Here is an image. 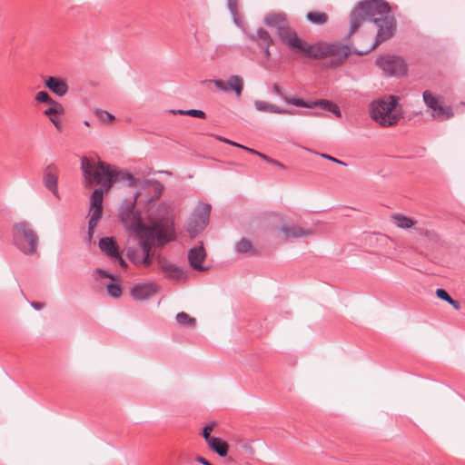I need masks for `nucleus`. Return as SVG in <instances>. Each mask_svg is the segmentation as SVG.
<instances>
[{
	"instance_id": "20",
	"label": "nucleus",
	"mask_w": 465,
	"mask_h": 465,
	"mask_svg": "<svg viewBox=\"0 0 465 465\" xmlns=\"http://www.w3.org/2000/svg\"><path fill=\"white\" fill-rule=\"evenodd\" d=\"M253 104L257 111L262 112V113H270V114H294L292 111L283 109L282 107L277 106L276 104H273L272 103H269V102L263 101V100H255Z\"/></svg>"
},
{
	"instance_id": "15",
	"label": "nucleus",
	"mask_w": 465,
	"mask_h": 465,
	"mask_svg": "<svg viewBox=\"0 0 465 465\" xmlns=\"http://www.w3.org/2000/svg\"><path fill=\"white\" fill-rule=\"evenodd\" d=\"M281 232L286 238H307L314 234V230L312 228L293 223H286L282 225Z\"/></svg>"
},
{
	"instance_id": "1",
	"label": "nucleus",
	"mask_w": 465,
	"mask_h": 465,
	"mask_svg": "<svg viewBox=\"0 0 465 465\" xmlns=\"http://www.w3.org/2000/svg\"><path fill=\"white\" fill-rule=\"evenodd\" d=\"M395 26L388 3L383 0L360 2L350 15L349 36H356L354 52L358 54L371 52L393 35Z\"/></svg>"
},
{
	"instance_id": "19",
	"label": "nucleus",
	"mask_w": 465,
	"mask_h": 465,
	"mask_svg": "<svg viewBox=\"0 0 465 465\" xmlns=\"http://www.w3.org/2000/svg\"><path fill=\"white\" fill-rule=\"evenodd\" d=\"M98 247L107 257L113 259L118 256L121 252L119 246L113 237H103L98 242Z\"/></svg>"
},
{
	"instance_id": "23",
	"label": "nucleus",
	"mask_w": 465,
	"mask_h": 465,
	"mask_svg": "<svg viewBox=\"0 0 465 465\" xmlns=\"http://www.w3.org/2000/svg\"><path fill=\"white\" fill-rule=\"evenodd\" d=\"M208 446L221 457H225L228 453L229 445L220 438L211 440Z\"/></svg>"
},
{
	"instance_id": "40",
	"label": "nucleus",
	"mask_w": 465,
	"mask_h": 465,
	"mask_svg": "<svg viewBox=\"0 0 465 465\" xmlns=\"http://www.w3.org/2000/svg\"><path fill=\"white\" fill-rule=\"evenodd\" d=\"M113 259L116 260L118 262H119V265L123 268H126L127 267V263L125 262V261L123 259V256H122V252H120L118 253V256H114Z\"/></svg>"
},
{
	"instance_id": "11",
	"label": "nucleus",
	"mask_w": 465,
	"mask_h": 465,
	"mask_svg": "<svg viewBox=\"0 0 465 465\" xmlns=\"http://www.w3.org/2000/svg\"><path fill=\"white\" fill-rule=\"evenodd\" d=\"M378 66L388 75L401 76L406 74V64L401 57L385 55L377 59Z\"/></svg>"
},
{
	"instance_id": "31",
	"label": "nucleus",
	"mask_w": 465,
	"mask_h": 465,
	"mask_svg": "<svg viewBox=\"0 0 465 465\" xmlns=\"http://www.w3.org/2000/svg\"><path fill=\"white\" fill-rule=\"evenodd\" d=\"M126 250V255L127 257L134 263L139 264L141 261V255L139 254V252L137 250H134V248L130 246L125 247Z\"/></svg>"
},
{
	"instance_id": "41",
	"label": "nucleus",
	"mask_w": 465,
	"mask_h": 465,
	"mask_svg": "<svg viewBox=\"0 0 465 465\" xmlns=\"http://www.w3.org/2000/svg\"><path fill=\"white\" fill-rule=\"evenodd\" d=\"M322 157H323V158H325V159H327V160H329V161H331V162L337 163H339V164L346 165V163H345L344 162L340 161V160H338V159H336V158H334V157H332V156H331V155H328V154H324V153H322Z\"/></svg>"
},
{
	"instance_id": "17",
	"label": "nucleus",
	"mask_w": 465,
	"mask_h": 465,
	"mask_svg": "<svg viewBox=\"0 0 465 465\" xmlns=\"http://www.w3.org/2000/svg\"><path fill=\"white\" fill-rule=\"evenodd\" d=\"M205 258L206 252L203 246L192 248L188 252V261L190 265L199 272H204L207 270V267L203 265Z\"/></svg>"
},
{
	"instance_id": "8",
	"label": "nucleus",
	"mask_w": 465,
	"mask_h": 465,
	"mask_svg": "<svg viewBox=\"0 0 465 465\" xmlns=\"http://www.w3.org/2000/svg\"><path fill=\"white\" fill-rule=\"evenodd\" d=\"M107 193V192L93 189L89 196V239L92 236L91 230L98 224L103 216V202Z\"/></svg>"
},
{
	"instance_id": "27",
	"label": "nucleus",
	"mask_w": 465,
	"mask_h": 465,
	"mask_svg": "<svg viewBox=\"0 0 465 465\" xmlns=\"http://www.w3.org/2000/svg\"><path fill=\"white\" fill-rule=\"evenodd\" d=\"M49 105V108H47L44 112V114L48 116L49 118L54 117V115L63 114L64 113V109L62 104L58 103L55 100H53V102H51Z\"/></svg>"
},
{
	"instance_id": "4",
	"label": "nucleus",
	"mask_w": 465,
	"mask_h": 465,
	"mask_svg": "<svg viewBox=\"0 0 465 465\" xmlns=\"http://www.w3.org/2000/svg\"><path fill=\"white\" fill-rule=\"evenodd\" d=\"M369 114L381 127L395 125L402 118L399 97L385 95L371 101L369 104Z\"/></svg>"
},
{
	"instance_id": "44",
	"label": "nucleus",
	"mask_w": 465,
	"mask_h": 465,
	"mask_svg": "<svg viewBox=\"0 0 465 465\" xmlns=\"http://www.w3.org/2000/svg\"><path fill=\"white\" fill-rule=\"evenodd\" d=\"M236 5H237L236 0H229V6H230V8H231V10H232V12H235V10H236Z\"/></svg>"
},
{
	"instance_id": "3",
	"label": "nucleus",
	"mask_w": 465,
	"mask_h": 465,
	"mask_svg": "<svg viewBox=\"0 0 465 465\" xmlns=\"http://www.w3.org/2000/svg\"><path fill=\"white\" fill-rule=\"evenodd\" d=\"M121 222L124 225L131 230L137 238L142 231L148 229L151 232H154L158 235V242L160 244H165L173 238V223L168 219H163L160 221H150L144 223L141 221L138 214L132 209H128L122 212L120 214Z\"/></svg>"
},
{
	"instance_id": "7",
	"label": "nucleus",
	"mask_w": 465,
	"mask_h": 465,
	"mask_svg": "<svg viewBox=\"0 0 465 465\" xmlns=\"http://www.w3.org/2000/svg\"><path fill=\"white\" fill-rule=\"evenodd\" d=\"M423 102L431 111V116L440 120H448L453 117L454 114L450 106L445 105L441 99L432 92L426 90L422 94Z\"/></svg>"
},
{
	"instance_id": "51",
	"label": "nucleus",
	"mask_w": 465,
	"mask_h": 465,
	"mask_svg": "<svg viewBox=\"0 0 465 465\" xmlns=\"http://www.w3.org/2000/svg\"><path fill=\"white\" fill-rule=\"evenodd\" d=\"M264 47H265V51H264L265 55H266L267 57H269V56L271 55V53H270V50H269V47H270V46H264Z\"/></svg>"
},
{
	"instance_id": "21",
	"label": "nucleus",
	"mask_w": 465,
	"mask_h": 465,
	"mask_svg": "<svg viewBox=\"0 0 465 465\" xmlns=\"http://www.w3.org/2000/svg\"><path fill=\"white\" fill-rule=\"evenodd\" d=\"M157 263L159 267L172 278L178 279L182 277L183 272L175 265L170 263L164 257L158 256Z\"/></svg>"
},
{
	"instance_id": "12",
	"label": "nucleus",
	"mask_w": 465,
	"mask_h": 465,
	"mask_svg": "<svg viewBox=\"0 0 465 465\" xmlns=\"http://www.w3.org/2000/svg\"><path fill=\"white\" fill-rule=\"evenodd\" d=\"M284 101L287 104H293L295 106L312 108L314 106H320L321 108L330 111L334 114L337 117H341V114L339 107L331 101L320 100L312 104L305 102L302 98L298 97H284Z\"/></svg>"
},
{
	"instance_id": "28",
	"label": "nucleus",
	"mask_w": 465,
	"mask_h": 465,
	"mask_svg": "<svg viewBox=\"0 0 465 465\" xmlns=\"http://www.w3.org/2000/svg\"><path fill=\"white\" fill-rule=\"evenodd\" d=\"M256 38L259 45L262 46H271L273 44V40L270 34L262 28L257 30Z\"/></svg>"
},
{
	"instance_id": "14",
	"label": "nucleus",
	"mask_w": 465,
	"mask_h": 465,
	"mask_svg": "<svg viewBox=\"0 0 465 465\" xmlns=\"http://www.w3.org/2000/svg\"><path fill=\"white\" fill-rule=\"evenodd\" d=\"M99 278L101 279V284L106 289L108 294L113 298H119L122 295V289L118 281L111 274L106 272L98 269L96 271Z\"/></svg>"
},
{
	"instance_id": "34",
	"label": "nucleus",
	"mask_w": 465,
	"mask_h": 465,
	"mask_svg": "<svg viewBox=\"0 0 465 465\" xmlns=\"http://www.w3.org/2000/svg\"><path fill=\"white\" fill-rule=\"evenodd\" d=\"M215 426H216L215 422L210 423V424L206 425L203 430V436L204 440H206L207 444L211 441V440H213L215 438V437L211 436V432L213 431V430L214 429Z\"/></svg>"
},
{
	"instance_id": "2",
	"label": "nucleus",
	"mask_w": 465,
	"mask_h": 465,
	"mask_svg": "<svg viewBox=\"0 0 465 465\" xmlns=\"http://www.w3.org/2000/svg\"><path fill=\"white\" fill-rule=\"evenodd\" d=\"M264 22L268 26L275 29L281 42L295 54L315 59L331 58L332 66L341 65L351 54V49L348 45L339 43L308 44L291 27L284 14H270L265 17Z\"/></svg>"
},
{
	"instance_id": "36",
	"label": "nucleus",
	"mask_w": 465,
	"mask_h": 465,
	"mask_svg": "<svg viewBox=\"0 0 465 465\" xmlns=\"http://www.w3.org/2000/svg\"><path fill=\"white\" fill-rule=\"evenodd\" d=\"M436 295L439 299H441L443 301H446L447 302H450L451 301V297L448 294V292L443 289H437Z\"/></svg>"
},
{
	"instance_id": "42",
	"label": "nucleus",
	"mask_w": 465,
	"mask_h": 465,
	"mask_svg": "<svg viewBox=\"0 0 465 465\" xmlns=\"http://www.w3.org/2000/svg\"><path fill=\"white\" fill-rule=\"evenodd\" d=\"M31 305L35 310H41L45 307V303L39 302H31Z\"/></svg>"
},
{
	"instance_id": "22",
	"label": "nucleus",
	"mask_w": 465,
	"mask_h": 465,
	"mask_svg": "<svg viewBox=\"0 0 465 465\" xmlns=\"http://www.w3.org/2000/svg\"><path fill=\"white\" fill-rule=\"evenodd\" d=\"M394 225L400 229H411L417 224V221L401 213H394L391 216Z\"/></svg>"
},
{
	"instance_id": "16",
	"label": "nucleus",
	"mask_w": 465,
	"mask_h": 465,
	"mask_svg": "<svg viewBox=\"0 0 465 465\" xmlns=\"http://www.w3.org/2000/svg\"><path fill=\"white\" fill-rule=\"evenodd\" d=\"M44 84L55 95L62 97L64 96L69 90L66 81L60 77L55 76H44Z\"/></svg>"
},
{
	"instance_id": "30",
	"label": "nucleus",
	"mask_w": 465,
	"mask_h": 465,
	"mask_svg": "<svg viewBox=\"0 0 465 465\" xmlns=\"http://www.w3.org/2000/svg\"><path fill=\"white\" fill-rule=\"evenodd\" d=\"M236 249L241 253H254V248L250 240L242 238L236 243Z\"/></svg>"
},
{
	"instance_id": "48",
	"label": "nucleus",
	"mask_w": 465,
	"mask_h": 465,
	"mask_svg": "<svg viewBox=\"0 0 465 465\" xmlns=\"http://www.w3.org/2000/svg\"><path fill=\"white\" fill-rule=\"evenodd\" d=\"M244 150L247 151V152H250V153H252L253 154H257V155H259V153H261L260 152L255 151L254 149H252V148H249V147H246V146H245Z\"/></svg>"
},
{
	"instance_id": "43",
	"label": "nucleus",
	"mask_w": 465,
	"mask_h": 465,
	"mask_svg": "<svg viewBox=\"0 0 465 465\" xmlns=\"http://www.w3.org/2000/svg\"><path fill=\"white\" fill-rule=\"evenodd\" d=\"M259 156L263 159L264 161H266L267 163H272L273 162V159L269 157L268 155L264 154V153H259Z\"/></svg>"
},
{
	"instance_id": "37",
	"label": "nucleus",
	"mask_w": 465,
	"mask_h": 465,
	"mask_svg": "<svg viewBox=\"0 0 465 465\" xmlns=\"http://www.w3.org/2000/svg\"><path fill=\"white\" fill-rule=\"evenodd\" d=\"M49 120L53 123V124L55 126V128L58 131H62L63 129V124L61 120L58 118V115H54V117H50Z\"/></svg>"
},
{
	"instance_id": "6",
	"label": "nucleus",
	"mask_w": 465,
	"mask_h": 465,
	"mask_svg": "<svg viewBox=\"0 0 465 465\" xmlns=\"http://www.w3.org/2000/svg\"><path fill=\"white\" fill-rule=\"evenodd\" d=\"M12 242L24 254L34 255L37 252L39 236L28 222L23 221L13 224Z\"/></svg>"
},
{
	"instance_id": "25",
	"label": "nucleus",
	"mask_w": 465,
	"mask_h": 465,
	"mask_svg": "<svg viewBox=\"0 0 465 465\" xmlns=\"http://www.w3.org/2000/svg\"><path fill=\"white\" fill-rule=\"evenodd\" d=\"M94 116L96 119L104 125H112L114 121L115 117L112 114L108 113L107 111L96 109L94 112Z\"/></svg>"
},
{
	"instance_id": "47",
	"label": "nucleus",
	"mask_w": 465,
	"mask_h": 465,
	"mask_svg": "<svg viewBox=\"0 0 465 465\" xmlns=\"http://www.w3.org/2000/svg\"><path fill=\"white\" fill-rule=\"evenodd\" d=\"M452 307H454L455 309L459 310L460 309V303L456 301H454L453 299H451V301L449 302Z\"/></svg>"
},
{
	"instance_id": "39",
	"label": "nucleus",
	"mask_w": 465,
	"mask_h": 465,
	"mask_svg": "<svg viewBox=\"0 0 465 465\" xmlns=\"http://www.w3.org/2000/svg\"><path fill=\"white\" fill-rule=\"evenodd\" d=\"M272 92L276 94L281 95L283 99L284 97H288L283 94L282 88L278 84H273L272 85Z\"/></svg>"
},
{
	"instance_id": "13",
	"label": "nucleus",
	"mask_w": 465,
	"mask_h": 465,
	"mask_svg": "<svg viewBox=\"0 0 465 465\" xmlns=\"http://www.w3.org/2000/svg\"><path fill=\"white\" fill-rule=\"evenodd\" d=\"M58 174V167L54 163H50L44 170L43 182L46 189H48L56 198L59 199L57 187Z\"/></svg>"
},
{
	"instance_id": "45",
	"label": "nucleus",
	"mask_w": 465,
	"mask_h": 465,
	"mask_svg": "<svg viewBox=\"0 0 465 465\" xmlns=\"http://www.w3.org/2000/svg\"><path fill=\"white\" fill-rule=\"evenodd\" d=\"M80 235H81L82 239L84 240V242H87V232H85L84 227L82 228V230L80 232Z\"/></svg>"
},
{
	"instance_id": "10",
	"label": "nucleus",
	"mask_w": 465,
	"mask_h": 465,
	"mask_svg": "<svg viewBox=\"0 0 465 465\" xmlns=\"http://www.w3.org/2000/svg\"><path fill=\"white\" fill-rule=\"evenodd\" d=\"M210 208L205 204H200L196 207L194 213L190 217L186 229L192 237L196 236L207 225L209 221Z\"/></svg>"
},
{
	"instance_id": "32",
	"label": "nucleus",
	"mask_w": 465,
	"mask_h": 465,
	"mask_svg": "<svg viewBox=\"0 0 465 465\" xmlns=\"http://www.w3.org/2000/svg\"><path fill=\"white\" fill-rule=\"evenodd\" d=\"M178 113L180 114L190 115V116L197 117V118H201V119H204L206 117V114L203 111L196 110V109H191V110H187V111L179 110Z\"/></svg>"
},
{
	"instance_id": "29",
	"label": "nucleus",
	"mask_w": 465,
	"mask_h": 465,
	"mask_svg": "<svg viewBox=\"0 0 465 465\" xmlns=\"http://www.w3.org/2000/svg\"><path fill=\"white\" fill-rule=\"evenodd\" d=\"M227 84H228V90L229 89L233 90L238 96H240L242 94V86H243L242 78H240L237 75H232L228 79Z\"/></svg>"
},
{
	"instance_id": "18",
	"label": "nucleus",
	"mask_w": 465,
	"mask_h": 465,
	"mask_svg": "<svg viewBox=\"0 0 465 465\" xmlns=\"http://www.w3.org/2000/svg\"><path fill=\"white\" fill-rule=\"evenodd\" d=\"M157 291L158 287L156 284L143 283L134 286L131 291V294L134 300L143 301L154 295Z\"/></svg>"
},
{
	"instance_id": "38",
	"label": "nucleus",
	"mask_w": 465,
	"mask_h": 465,
	"mask_svg": "<svg viewBox=\"0 0 465 465\" xmlns=\"http://www.w3.org/2000/svg\"><path fill=\"white\" fill-rule=\"evenodd\" d=\"M214 84H215V86L218 89H220L222 91H224V92L228 91V84H227V83H225V82H223L222 80H215L214 81Z\"/></svg>"
},
{
	"instance_id": "50",
	"label": "nucleus",
	"mask_w": 465,
	"mask_h": 465,
	"mask_svg": "<svg viewBox=\"0 0 465 465\" xmlns=\"http://www.w3.org/2000/svg\"><path fill=\"white\" fill-rule=\"evenodd\" d=\"M231 145H232V146H236V147H239V148H242V149H244V148H245V146H243V145H242V144H239V143H235V142L231 143Z\"/></svg>"
},
{
	"instance_id": "24",
	"label": "nucleus",
	"mask_w": 465,
	"mask_h": 465,
	"mask_svg": "<svg viewBox=\"0 0 465 465\" xmlns=\"http://www.w3.org/2000/svg\"><path fill=\"white\" fill-rule=\"evenodd\" d=\"M306 18L309 22L314 25H322L328 22L329 16L326 13L320 11H312L306 15Z\"/></svg>"
},
{
	"instance_id": "35",
	"label": "nucleus",
	"mask_w": 465,
	"mask_h": 465,
	"mask_svg": "<svg viewBox=\"0 0 465 465\" xmlns=\"http://www.w3.org/2000/svg\"><path fill=\"white\" fill-rule=\"evenodd\" d=\"M81 169L84 177V186L87 188V156L83 155L81 157Z\"/></svg>"
},
{
	"instance_id": "5",
	"label": "nucleus",
	"mask_w": 465,
	"mask_h": 465,
	"mask_svg": "<svg viewBox=\"0 0 465 465\" xmlns=\"http://www.w3.org/2000/svg\"><path fill=\"white\" fill-rule=\"evenodd\" d=\"M117 177L115 166L103 161L95 153L89 154V188L109 193Z\"/></svg>"
},
{
	"instance_id": "9",
	"label": "nucleus",
	"mask_w": 465,
	"mask_h": 465,
	"mask_svg": "<svg viewBox=\"0 0 465 465\" xmlns=\"http://www.w3.org/2000/svg\"><path fill=\"white\" fill-rule=\"evenodd\" d=\"M138 239L143 251V256H141V261L138 265H143L144 268H148L153 262V253L152 252V247L155 243L161 245L158 242V235L155 233V231L151 232L148 229H145V231L143 230L139 233Z\"/></svg>"
},
{
	"instance_id": "46",
	"label": "nucleus",
	"mask_w": 465,
	"mask_h": 465,
	"mask_svg": "<svg viewBox=\"0 0 465 465\" xmlns=\"http://www.w3.org/2000/svg\"><path fill=\"white\" fill-rule=\"evenodd\" d=\"M197 461H199L200 463L203 464V465H212L208 460H206L203 457H197Z\"/></svg>"
},
{
	"instance_id": "26",
	"label": "nucleus",
	"mask_w": 465,
	"mask_h": 465,
	"mask_svg": "<svg viewBox=\"0 0 465 465\" xmlns=\"http://www.w3.org/2000/svg\"><path fill=\"white\" fill-rule=\"evenodd\" d=\"M177 323L183 327L193 328L196 325V320L186 312H179L176 315Z\"/></svg>"
},
{
	"instance_id": "53",
	"label": "nucleus",
	"mask_w": 465,
	"mask_h": 465,
	"mask_svg": "<svg viewBox=\"0 0 465 465\" xmlns=\"http://www.w3.org/2000/svg\"><path fill=\"white\" fill-rule=\"evenodd\" d=\"M219 140H220V141H222V142H223V143H229V144H231V143H232V141H230V140H228V139L222 138V137H220V138H219Z\"/></svg>"
},
{
	"instance_id": "33",
	"label": "nucleus",
	"mask_w": 465,
	"mask_h": 465,
	"mask_svg": "<svg viewBox=\"0 0 465 465\" xmlns=\"http://www.w3.org/2000/svg\"><path fill=\"white\" fill-rule=\"evenodd\" d=\"M35 99L38 103H45V104H50L53 102V98L49 95V94L46 91H39L36 94Z\"/></svg>"
},
{
	"instance_id": "49",
	"label": "nucleus",
	"mask_w": 465,
	"mask_h": 465,
	"mask_svg": "<svg viewBox=\"0 0 465 465\" xmlns=\"http://www.w3.org/2000/svg\"><path fill=\"white\" fill-rule=\"evenodd\" d=\"M272 164H274V165H276L277 167H280V168H282V169H285V166H284L282 163H281L280 162L276 161V160H273V162H272Z\"/></svg>"
},
{
	"instance_id": "52",
	"label": "nucleus",
	"mask_w": 465,
	"mask_h": 465,
	"mask_svg": "<svg viewBox=\"0 0 465 465\" xmlns=\"http://www.w3.org/2000/svg\"><path fill=\"white\" fill-rule=\"evenodd\" d=\"M219 140H220V141H222V142H223V143H229V144H231V143H232V141H230V140H228V139L222 138V137H220V138H219Z\"/></svg>"
}]
</instances>
